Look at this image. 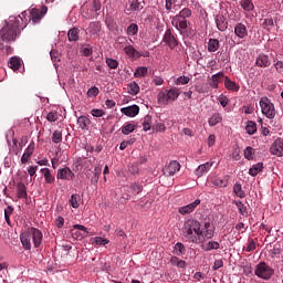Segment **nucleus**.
<instances>
[{
	"instance_id": "obj_1",
	"label": "nucleus",
	"mask_w": 283,
	"mask_h": 283,
	"mask_svg": "<svg viewBox=\"0 0 283 283\" xmlns=\"http://www.w3.org/2000/svg\"><path fill=\"white\" fill-rule=\"evenodd\" d=\"M21 21H23L21 15L10 17L7 24L0 30V41H6L7 43L14 41L21 34V30L24 29Z\"/></svg>"
},
{
	"instance_id": "obj_2",
	"label": "nucleus",
	"mask_w": 283,
	"mask_h": 283,
	"mask_svg": "<svg viewBox=\"0 0 283 283\" xmlns=\"http://www.w3.org/2000/svg\"><path fill=\"white\" fill-rule=\"evenodd\" d=\"M20 242L25 251L32 250V243L34 249H39L43 242V232L38 228H28L20 234Z\"/></svg>"
},
{
	"instance_id": "obj_3",
	"label": "nucleus",
	"mask_w": 283,
	"mask_h": 283,
	"mask_svg": "<svg viewBox=\"0 0 283 283\" xmlns=\"http://www.w3.org/2000/svg\"><path fill=\"white\" fill-rule=\"evenodd\" d=\"M200 221L195 219H188L184 222L181 233L187 242L192 244H200Z\"/></svg>"
},
{
	"instance_id": "obj_4",
	"label": "nucleus",
	"mask_w": 283,
	"mask_h": 283,
	"mask_svg": "<svg viewBox=\"0 0 283 283\" xmlns=\"http://www.w3.org/2000/svg\"><path fill=\"white\" fill-rule=\"evenodd\" d=\"M48 13V7H42V10L31 9L30 11H23L20 15L23 21H21L22 27L27 28L30 21H32L33 25L41 22V19L45 17Z\"/></svg>"
},
{
	"instance_id": "obj_5",
	"label": "nucleus",
	"mask_w": 283,
	"mask_h": 283,
	"mask_svg": "<svg viewBox=\"0 0 283 283\" xmlns=\"http://www.w3.org/2000/svg\"><path fill=\"white\" fill-rule=\"evenodd\" d=\"M189 17H191V9L184 8L178 14L171 18V25L176 28L180 34H185V30L189 27V22L187 21Z\"/></svg>"
},
{
	"instance_id": "obj_6",
	"label": "nucleus",
	"mask_w": 283,
	"mask_h": 283,
	"mask_svg": "<svg viewBox=\"0 0 283 283\" xmlns=\"http://www.w3.org/2000/svg\"><path fill=\"white\" fill-rule=\"evenodd\" d=\"M178 96H180L178 87L160 91L157 95V103L158 105H169V103L178 101Z\"/></svg>"
},
{
	"instance_id": "obj_7",
	"label": "nucleus",
	"mask_w": 283,
	"mask_h": 283,
	"mask_svg": "<svg viewBox=\"0 0 283 283\" xmlns=\"http://www.w3.org/2000/svg\"><path fill=\"white\" fill-rule=\"evenodd\" d=\"M254 275L260 280L269 281L273 275H275V270L266 264V262L261 261L254 268Z\"/></svg>"
},
{
	"instance_id": "obj_8",
	"label": "nucleus",
	"mask_w": 283,
	"mask_h": 283,
	"mask_svg": "<svg viewBox=\"0 0 283 283\" xmlns=\"http://www.w3.org/2000/svg\"><path fill=\"white\" fill-rule=\"evenodd\" d=\"M259 105L265 118H269L270 120H273V118H275V104H273V102H271L268 96L261 97L259 101Z\"/></svg>"
},
{
	"instance_id": "obj_9",
	"label": "nucleus",
	"mask_w": 283,
	"mask_h": 283,
	"mask_svg": "<svg viewBox=\"0 0 283 283\" xmlns=\"http://www.w3.org/2000/svg\"><path fill=\"white\" fill-rule=\"evenodd\" d=\"M216 234V226L211 222H205L199 228V244H205L207 240H211Z\"/></svg>"
},
{
	"instance_id": "obj_10",
	"label": "nucleus",
	"mask_w": 283,
	"mask_h": 283,
	"mask_svg": "<svg viewBox=\"0 0 283 283\" xmlns=\"http://www.w3.org/2000/svg\"><path fill=\"white\" fill-rule=\"evenodd\" d=\"M161 43L167 45V48H169V50H176V48H178V43H179L178 35H176L171 29H167L164 33Z\"/></svg>"
},
{
	"instance_id": "obj_11",
	"label": "nucleus",
	"mask_w": 283,
	"mask_h": 283,
	"mask_svg": "<svg viewBox=\"0 0 283 283\" xmlns=\"http://www.w3.org/2000/svg\"><path fill=\"white\" fill-rule=\"evenodd\" d=\"M270 154H272V156H277V158H282L283 156V138L279 137L276 138L271 147H270Z\"/></svg>"
},
{
	"instance_id": "obj_12",
	"label": "nucleus",
	"mask_w": 283,
	"mask_h": 283,
	"mask_svg": "<svg viewBox=\"0 0 283 283\" xmlns=\"http://www.w3.org/2000/svg\"><path fill=\"white\" fill-rule=\"evenodd\" d=\"M177 171H180V163L177 160L170 161L163 170L164 176H175Z\"/></svg>"
},
{
	"instance_id": "obj_13",
	"label": "nucleus",
	"mask_w": 283,
	"mask_h": 283,
	"mask_svg": "<svg viewBox=\"0 0 283 283\" xmlns=\"http://www.w3.org/2000/svg\"><path fill=\"white\" fill-rule=\"evenodd\" d=\"M87 233V228L85 226L81 224H74L72 229V235L75 238V240H82V238H85V234Z\"/></svg>"
},
{
	"instance_id": "obj_14",
	"label": "nucleus",
	"mask_w": 283,
	"mask_h": 283,
	"mask_svg": "<svg viewBox=\"0 0 283 283\" xmlns=\"http://www.w3.org/2000/svg\"><path fill=\"white\" fill-rule=\"evenodd\" d=\"M120 112L125 116H128L129 118H134L138 116V114L140 113V107H138V105H132V106L123 107Z\"/></svg>"
},
{
	"instance_id": "obj_15",
	"label": "nucleus",
	"mask_w": 283,
	"mask_h": 283,
	"mask_svg": "<svg viewBox=\"0 0 283 283\" xmlns=\"http://www.w3.org/2000/svg\"><path fill=\"white\" fill-rule=\"evenodd\" d=\"M234 34L238 36V39H247V36H249V30L247 29V25L239 22L234 27Z\"/></svg>"
},
{
	"instance_id": "obj_16",
	"label": "nucleus",
	"mask_w": 283,
	"mask_h": 283,
	"mask_svg": "<svg viewBox=\"0 0 283 283\" xmlns=\"http://www.w3.org/2000/svg\"><path fill=\"white\" fill-rule=\"evenodd\" d=\"M57 180H72L74 178V172L69 167L62 168L57 170Z\"/></svg>"
},
{
	"instance_id": "obj_17",
	"label": "nucleus",
	"mask_w": 283,
	"mask_h": 283,
	"mask_svg": "<svg viewBox=\"0 0 283 283\" xmlns=\"http://www.w3.org/2000/svg\"><path fill=\"white\" fill-rule=\"evenodd\" d=\"M198 205H200V199H197L193 202L179 208V213H181V216H187L189 213H193V211H196V207H198Z\"/></svg>"
},
{
	"instance_id": "obj_18",
	"label": "nucleus",
	"mask_w": 283,
	"mask_h": 283,
	"mask_svg": "<svg viewBox=\"0 0 283 283\" xmlns=\"http://www.w3.org/2000/svg\"><path fill=\"white\" fill-rule=\"evenodd\" d=\"M212 167H213V161H208L206 164L198 166L195 174L196 176H198V178H200L205 176V174H208Z\"/></svg>"
},
{
	"instance_id": "obj_19",
	"label": "nucleus",
	"mask_w": 283,
	"mask_h": 283,
	"mask_svg": "<svg viewBox=\"0 0 283 283\" xmlns=\"http://www.w3.org/2000/svg\"><path fill=\"white\" fill-rule=\"evenodd\" d=\"M229 175H226L223 177H214L211 182L214 185V187H219L220 189L224 187H229Z\"/></svg>"
},
{
	"instance_id": "obj_20",
	"label": "nucleus",
	"mask_w": 283,
	"mask_h": 283,
	"mask_svg": "<svg viewBox=\"0 0 283 283\" xmlns=\"http://www.w3.org/2000/svg\"><path fill=\"white\" fill-rule=\"evenodd\" d=\"M124 52L126 56H129V59H140V56H143V54H140V52H138V50H136L132 44L126 45L124 48Z\"/></svg>"
},
{
	"instance_id": "obj_21",
	"label": "nucleus",
	"mask_w": 283,
	"mask_h": 283,
	"mask_svg": "<svg viewBox=\"0 0 283 283\" xmlns=\"http://www.w3.org/2000/svg\"><path fill=\"white\" fill-rule=\"evenodd\" d=\"M216 24L220 32H226L227 28H229V22L224 15H217L216 17Z\"/></svg>"
},
{
	"instance_id": "obj_22",
	"label": "nucleus",
	"mask_w": 283,
	"mask_h": 283,
	"mask_svg": "<svg viewBox=\"0 0 283 283\" xmlns=\"http://www.w3.org/2000/svg\"><path fill=\"white\" fill-rule=\"evenodd\" d=\"M202 251H218L220 243L218 241H208L200 243Z\"/></svg>"
},
{
	"instance_id": "obj_23",
	"label": "nucleus",
	"mask_w": 283,
	"mask_h": 283,
	"mask_svg": "<svg viewBox=\"0 0 283 283\" xmlns=\"http://www.w3.org/2000/svg\"><path fill=\"white\" fill-rule=\"evenodd\" d=\"M34 154V143H31L28 148L24 150L21 157V164L25 165L30 160L31 156Z\"/></svg>"
},
{
	"instance_id": "obj_24",
	"label": "nucleus",
	"mask_w": 283,
	"mask_h": 283,
	"mask_svg": "<svg viewBox=\"0 0 283 283\" xmlns=\"http://www.w3.org/2000/svg\"><path fill=\"white\" fill-rule=\"evenodd\" d=\"M255 65H258V67H269V65H271V60H269L268 55L260 54L256 57Z\"/></svg>"
},
{
	"instance_id": "obj_25",
	"label": "nucleus",
	"mask_w": 283,
	"mask_h": 283,
	"mask_svg": "<svg viewBox=\"0 0 283 283\" xmlns=\"http://www.w3.org/2000/svg\"><path fill=\"white\" fill-rule=\"evenodd\" d=\"M128 3L133 12H136V10H143L145 8V0H128Z\"/></svg>"
},
{
	"instance_id": "obj_26",
	"label": "nucleus",
	"mask_w": 283,
	"mask_h": 283,
	"mask_svg": "<svg viewBox=\"0 0 283 283\" xmlns=\"http://www.w3.org/2000/svg\"><path fill=\"white\" fill-rule=\"evenodd\" d=\"M136 129H138V125L126 123L122 126V134H124V136H129V134L136 132Z\"/></svg>"
},
{
	"instance_id": "obj_27",
	"label": "nucleus",
	"mask_w": 283,
	"mask_h": 283,
	"mask_svg": "<svg viewBox=\"0 0 283 283\" xmlns=\"http://www.w3.org/2000/svg\"><path fill=\"white\" fill-rule=\"evenodd\" d=\"M224 87L230 92H240V86L235 82L231 81L229 77L224 80Z\"/></svg>"
},
{
	"instance_id": "obj_28",
	"label": "nucleus",
	"mask_w": 283,
	"mask_h": 283,
	"mask_svg": "<svg viewBox=\"0 0 283 283\" xmlns=\"http://www.w3.org/2000/svg\"><path fill=\"white\" fill-rule=\"evenodd\" d=\"M222 120V114L214 113L212 116L208 119V125L210 127H216L220 122Z\"/></svg>"
},
{
	"instance_id": "obj_29",
	"label": "nucleus",
	"mask_w": 283,
	"mask_h": 283,
	"mask_svg": "<svg viewBox=\"0 0 283 283\" xmlns=\"http://www.w3.org/2000/svg\"><path fill=\"white\" fill-rule=\"evenodd\" d=\"M220 50V41L218 39H210L208 41V52H218Z\"/></svg>"
},
{
	"instance_id": "obj_30",
	"label": "nucleus",
	"mask_w": 283,
	"mask_h": 283,
	"mask_svg": "<svg viewBox=\"0 0 283 283\" xmlns=\"http://www.w3.org/2000/svg\"><path fill=\"white\" fill-rule=\"evenodd\" d=\"M264 169V164L263 163H258L255 165H253L250 169H249V174L250 176H258V174H260V171H262Z\"/></svg>"
},
{
	"instance_id": "obj_31",
	"label": "nucleus",
	"mask_w": 283,
	"mask_h": 283,
	"mask_svg": "<svg viewBox=\"0 0 283 283\" xmlns=\"http://www.w3.org/2000/svg\"><path fill=\"white\" fill-rule=\"evenodd\" d=\"M41 172L44 176L46 185H52V182H54L55 178H54V176H52L50 168H42Z\"/></svg>"
},
{
	"instance_id": "obj_32",
	"label": "nucleus",
	"mask_w": 283,
	"mask_h": 283,
	"mask_svg": "<svg viewBox=\"0 0 283 283\" xmlns=\"http://www.w3.org/2000/svg\"><path fill=\"white\" fill-rule=\"evenodd\" d=\"M17 196L18 198H28V189L23 182L18 184Z\"/></svg>"
},
{
	"instance_id": "obj_33",
	"label": "nucleus",
	"mask_w": 283,
	"mask_h": 283,
	"mask_svg": "<svg viewBox=\"0 0 283 283\" xmlns=\"http://www.w3.org/2000/svg\"><path fill=\"white\" fill-rule=\"evenodd\" d=\"M222 76H223L222 72H219L211 76L210 86L213 87V90H218V85L220 84V78H222Z\"/></svg>"
},
{
	"instance_id": "obj_34",
	"label": "nucleus",
	"mask_w": 283,
	"mask_h": 283,
	"mask_svg": "<svg viewBox=\"0 0 283 283\" xmlns=\"http://www.w3.org/2000/svg\"><path fill=\"white\" fill-rule=\"evenodd\" d=\"M8 65L11 70L17 71L21 67V60L17 56H13L10 59Z\"/></svg>"
},
{
	"instance_id": "obj_35",
	"label": "nucleus",
	"mask_w": 283,
	"mask_h": 283,
	"mask_svg": "<svg viewBox=\"0 0 283 283\" xmlns=\"http://www.w3.org/2000/svg\"><path fill=\"white\" fill-rule=\"evenodd\" d=\"M78 32H80L78 28L70 29L69 32H67L69 41H71V42L72 41H78V39H80Z\"/></svg>"
},
{
	"instance_id": "obj_36",
	"label": "nucleus",
	"mask_w": 283,
	"mask_h": 283,
	"mask_svg": "<svg viewBox=\"0 0 283 283\" xmlns=\"http://www.w3.org/2000/svg\"><path fill=\"white\" fill-rule=\"evenodd\" d=\"M245 130H247V134H249L250 136H253V134L258 132V124H255V122L253 120H249L245 126Z\"/></svg>"
},
{
	"instance_id": "obj_37",
	"label": "nucleus",
	"mask_w": 283,
	"mask_h": 283,
	"mask_svg": "<svg viewBox=\"0 0 283 283\" xmlns=\"http://www.w3.org/2000/svg\"><path fill=\"white\" fill-rule=\"evenodd\" d=\"M126 34H127V36H136V34H138V24H136V23H130V24L126 28Z\"/></svg>"
},
{
	"instance_id": "obj_38",
	"label": "nucleus",
	"mask_w": 283,
	"mask_h": 283,
	"mask_svg": "<svg viewBox=\"0 0 283 283\" xmlns=\"http://www.w3.org/2000/svg\"><path fill=\"white\" fill-rule=\"evenodd\" d=\"M186 251L187 249L185 248V244L177 242L174 247L172 253L174 255H182Z\"/></svg>"
},
{
	"instance_id": "obj_39",
	"label": "nucleus",
	"mask_w": 283,
	"mask_h": 283,
	"mask_svg": "<svg viewBox=\"0 0 283 283\" xmlns=\"http://www.w3.org/2000/svg\"><path fill=\"white\" fill-rule=\"evenodd\" d=\"M90 34L96 35L101 32V23L99 22H91L88 25Z\"/></svg>"
},
{
	"instance_id": "obj_40",
	"label": "nucleus",
	"mask_w": 283,
	"mask_h": 283,
	"mask_svg": "<svg viewBox=\"0 0 283 283\" xmlns=\"http://www.w3.org/2000/svg\"><path fill=\"white\" fill-rule=\"evenodd\" d=\"M127 91H128V94H130V96H136V94L140 92V86H138L136 82H133L128 85Z\"/></svg>"
},
{
	"instance_id": "obj_41",
	"label": "nucleus",
	"mask_w": 283,
	"mask_h": 283,
	"mask_svg": "<svg viewBox=\"0 0 283 283\" xmlns=\"http://www.w3.org/2000/svg\"><path fill=\"white\" fill-rule=\"evenodd\" d=\"M233 193H235L238 198H247V193L242 190V185L240 184L233 186Z\"/></svg>"
},
{
	"instance_id": "obj_42",
	"label": "nucleus",
	"mask_w": 283,
	"mask_h": 283,
	"mask_svg": "<svg viewBox=\"0 0 283 283\" xmlns=\"http://www.w3.org/2000/svg\"><path fill=\"white\" fill-rule=\"evenodd\" d=\"M195 90L198 94H207L209 92V87H207V84L202 82L195 84Z\"/></svg>"
},
{
	"instance_id": "obj_43",
	"label": "nucleus",
	"mask_w": 283,
	"mask_h": 283,
	"mask_svg": "<svg viewBox=\"0 0 283 283\" xmlns=\"http://www.w3.org/2000/svg\"><path fill=\"white\" fill-rule=\"evenodd\" d=\"M243 156L247 160H253V156H255V149H253V147L248 146L244 150H243Z\"/></svg>"
},
{
	"instance_id": "obj_44",
	"label": "nucleus",
	"mask_w": 283,
	"mask_h": 283,
	"mask_svg": "<svg viewBox=\"0 0 283 283\" xmlns=\"http://www.w3.org/2000/svg\"><path fill=\"white\" fill-rule=\"evenodd\" d=\"M147 67L146 66H139L136 69L134 76L135 78H143V76H147Z\"/></svg>"
},
{
	"instance_id": "obj_45",
	"label": "nucleus",
	"mask_w": 283,
	"mask_h": 283,
	"mask_svg": "<svg viewBox=\"0 0 283 283\" xmlns=\"http://www.w3.org/2000/svg\"><path fill=\"white\" fill-rule=\"evenodd\" d=\"M240 3L243 10H245V12H251L254 9L253 1L251 0H241Z\"/></svg>"
},
{
	"instance_id": "obj_46",
	"label": "nucleus",
	"mask_w": 283,
	"mask_h": 283,
	"mask_svg": "<svg viewBox=\"0 0 283 283\" xmlns=\"http://www.w3.org/2000/svg\"><path fill=\"white\" fill-rule=\"evenodd\" d=\"M92 243L97 244L98 247H105V244H109V240L102 237H95L92 239Z\"/></svg>"
},
{
	"instance_id": "obj_47",
	"label": "nucleus",
	"mask_w": 283,
	"mask_h": 283,
	"mask_svg": "<svg viewBox=\"0 0 283 283\" xmlns=\"http://www.w3.org/2000/svg\"><path fill=\"white\" fill-rule=\"evenodd\" d=\"M143 129L144 132H149L151 129V116L147 115L143 119Z\"/></svg>"
},
{
	"instance_id": "obj_48",
	"label": "nucleus",
	"mask_w": 283,
	"mask_h": 283,
	"mask_svg": "<svg viewBox=\"0 0 283 283\" xmlns=\"http://www.w3.org/2000/svg\"><path fill=\"white\" fill-rule=\"evenodd\" d=\"M81 200V196L77 193H74L71 196L70 205L73 207V209H78V202Z\"/></svg>"
},
{
	"instance_id": "obj_49",
	"label": "nucleus",
	"mask_w": 283,
	"mask_h": 283,
	"mask_svg": "<svg viewBox=\"0 0 283 283\" xmlns=\"http://www.w3.org/2000/svg\"><path fill=\"white\" fill-rule=\"evenodd\" d=\"M189 81H191V78L189 76L181 75V76L177 77V80L175 81V84L176 85H188Z\"/></svg>"
},
{
	"instance_id": "obj_50",
	"label": "nucleus",
	"mask_w": 283,
	"mask_h": 283,
	"mask_svg": "<svg viewBox=\"0 0 283 283\" xmlns=\"http://www.w3.org/2000/svg\"><path fill=\"white\" fill-rule=\"evenodd\" d=\"M63 140V133L61 130H54L52 135V142L59 144Z\"/></svg>"
},
{
	"instance_id": "obj_51",
	"label": "nucleus",
	"mask_w": 283,
	"mask_h": 283,
	"mask_svg": "<svg viewBox=\"0 0 283 283\" xmlns=\"http://www.w3.org/2000/svg\"><path fill=\"white\" fill-rule=\"evenodd\" d=\"M275 23L273 22V19H265L263 21V28L264 30H268V32H271V30H273Z\"/></svg>"
},
{
	"instance_id": "obj_52",
	"label": "nucleus",
	"mask_w": 283,
	"mask_h": 283,
	"mask_svg": "<svg viewBox=\"0 0 283 283\" xmlns=\"http://www.w3.org/2000/svg\"><path fill=\"white\" fill-rule=\"evenodd\" d=\"M255 239H248V245L245 248L247 253H251V251H255Z\"/></svg>"
},
{
	"instance_id": "obj_53",
	"label": "nucleus",
	"mask_w": 283,
	"mask_h": 283,
	"mask_svg": "<svg viewBox=\"0 0 283 283\" xmlns=\"http://www.w3.org/2000/svg\"><path fill=\"white\" fill-rule=\"evenodd\" d=\"M106 64L109 67V70H116V67H118V61L114 59H106Z\"/></svg>"
},
{
	"instance_id": "obj_54",
	"label": "nucleus",
	"mask_w": 283,
	"mask_h": 283,
	"mask_svg": "<svg viewBox=\"0 0 283 283\" xmlns=\"http://www.w3.org/2000/svg\"><path fill=\"white\" fill-rule=\"evenodd\" d=\"M132 192L134 193V196H138V193H140L143 191V186L138 185V184H133L130 186Z\"/></svg>"
},
{
	"instance_id": "obj_55",
	"label": "nucleus",
	"mask_w": 283,
	"mask_h": 283,
	"mask_svg": "<svg viewBox=\"0 0 283 283\" xmlns=\"http://www.w3.org/2000/svg\"><path fill=\"white\" fill-rule=\"evenodd\" d=\"M237 207H238L239 213H241V216H249V212H247V206H244V203H242V201L238 202Z\"/></svg>"
},
{
	"instance_id": "obj_56",
	"label": "nucleus",
	"mask_w": 283,
	"mask_h": 283,
	"mask_svg": "<svg viewBox=\"0 0 283 283\" xmlns=\"http://www.w3.org/2000/svg\"><path fill=\"white\" fill-rule=\"evenodd\" d=\"M46 120H49V123H56V120H59V115L54 112H50L46 115Z\"/></svg>"
},
{
	"instance_id": "obj_57",
	"label": "nucleus",
	"mask_w": 283,
	"mask_h": 283,
	"mask_svg": "<svg viewBox=\"0 0 283 283\" xmlns=\"http://www.w3.org/2000/svg\"><path fill=\"white\" fill-rule=\"evenodd\" d=\"M91 114L95 118H101L102 116H105V111L98 109V108H94V109H92Z\"/></svg>"
},
{
	"instance_id": "obj_58",
	"label": "nucleus",
	"mask_w": 283,
	"mask_h": 283,
	"mask_svg": "<svg viewBox=\"0 0 283 283\" xmlns=\"http://www.w3.org/2000/svg\"><path fill=\"white\" fill-rule=\"evenodd\" d=\"M153 83H154V85L160 86V85L165 84V80L161 76L154 75Z\"/></svg>"
},
{
	"instance_id": "obj_59",
	"label": "nucleus",
	"mask_w": 283,
	"mask_h": 283,
	"mask_svg": "<svg viewBox=\"0 0 283 283\" xmlns=\"http://www.w3.org/2000/svg\"><path fill=\"white\" fill-rule=\"evenodd\" d=\"M77 123L82 129H85V127H87V117L85 116L78 117Z\"/></svg>"
},
{
	"instance_id": "obj_60",
	"label": "nucleus",
	"mask_w": 283,
	"mask_h": 283,
	"mask_svg": "<svg viewBox=\"0 0 283 283\" xmlns=\"http://www.w3.org/2000/svg\"><path fill=\"white\" fill-rule=\"evenodd\" d=\"M175 3H178V0H166L165 8L168 12H171V8H174Z\"/></svg>"
},
{
	"instance_id": "obj_61",
	"label": "nucleus",
	"mask_w": 283,
	"mask_h": 283,
	"mask_svg": "<svg viewBox=\"0 0 283 283\" xmlns=\"http://www.w3.org/2000/svg\"><path fill=\"white\" fill-rule=\"evenodd\" d=\"M218 101H219L221 107H227V105H229V98H227V96H224V95H220L218 97Z\"/></svg>"
},
{
	"instance_id": "obj_62",
	"label": "nucleus",
	"mask_w": 283,
	"mask_h": 283,
	"mask_svg": "<svg viewBox=\"0 0 283 283\" xmlns=\"http://www.w3.org/2000/svg\"><path fill=\"white\" fill-rule=\"evenodd\" d=\"M99 93V91H98V87H96V86H93V87H91L88 91H87V96L88 97H96V95Z\"/></svg>"
},
{
	"instance_id": "obj_63",
	"label": "nucleus",
	"mask_w": 283,
	"mask_h": 283,
	"mask_svg": "<svg viewBox=\"0 0 283 283\" xmlns=\"http://www.w3.org/2000/svg\"><path fill=\"white\" fill-rule=\"evenodd\" d=\"M92 10L93 12H98V10H101V0H93Z\"/></svg>"
},
{
	"instance_id": "obj_64",
	"label": "nucleus",
	"mask_w": 283,
	"mask_h": 283,
	"mask_svg": "<svg viewBox=\"0 0 283 283\" xmlns=\"http://www.w3.org/2000/svg\"><path fill=\"white\" fill-rule=\"evenodd\" d=\"M140 171V168H138V164H133L129 167V172L133 174V176H136Z\"/></svg>"
}]
</instances>
